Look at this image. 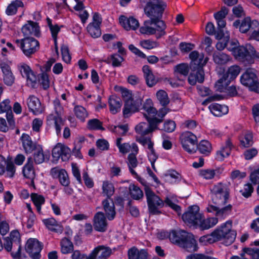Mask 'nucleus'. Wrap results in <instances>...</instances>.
I'll return each instance as SVG.
<instances>
[{
    "mask_svg": "<svg viewBox=\"0 0 259 259\" xmlns=\"http://www.w3.org/2000/svg\"><path fill=\"white\" fill-rule=\"evenodd\" d=\"M146 3L144 13L149 18L144 21L140 28V32L146 35H155L160 38L166 34L167 26L162 18L166 4L161 0H141Z\"/></svg>",
    "mask_w": 259,
    "mask_h": 259,
    "instance_id": "1",
    "label": "nucleus"
},
{
    "mask_svg": "<svg viewBox=\"0 0 259 259\" xmlns=\"http://www.w3.org/2000/svg\"><path fill=\"white\" fill-rule=\"evenodd\" d=\"M210 196L212 202L215 205H208L206 208L209 212L213 213L216 217L223 218L230 214L232 206L228 203L230 196V190L226 184L219 183L210 189Z\"/></svg>",
    "mask_w": 259,
    "mask_h": 259,
    "instance_id": "2",
    "label": "nucleus"
},
{
    "mask_svg": "<svg viewBox=\"0 0 259 259\" xmlns=\"http://www.w3.org/2000/svg\"><path fill=\"white\" fill-rule=\"evenodd\" d=\"M232 224L231 221L226 222L211 234L201 237L200 241L211 244L220 240H223L226 245H231L234 242L236 237V231L232 229Z\"/></svg>",
    "mask_w": 259,
    "mask_h": 259,
    "instance_id": "3",
    "label": "nucleus"
},
{
    "mask_svg": "<svg viewBox=\"0 0 259 259\" xmlns=\"http://www.w3.org/2000/svg\"><path fill=\"white\" fill-rule=\"evenodd\" d=\"M145 192L150 214L155 215L161 213V211L158 210V208L162 207L164 205V203L177 212H181L180 206L175 204L177 201L175 198L173 197H166L163 201L149 187H145Z\"/></svg>",
    "mask_w": 259,
    "mask_h": 259,
    "instance_id": "4",
    "label": "nucleus"
},
{
    "mask_svg": "<svg viewBox=\"0 0 259 259\" xmlns=\"http://www.w3.org/2000/svg\"><path fill=\"white\" fill-rule=\"evenodd\" d=\"M169 240L174 244L185 248L189 252L197 250L196 241L193 235L184 230H172L169 235Z\"/></svg>",
    "mask_w": 259,
    "mask_h": 259,
    "instance_id": "5",
    "label": "nucleus"
},
{
    "mask_svg": "<svg viewBox=\"0 0 259 259\" xmlns=\"http://www.w3.org/2000/svg\"><path fill=\"white\" fill-rule=\"evenodd\" d=\"M4 247L7 251L12 250V247L16 248L17 251L14 252H11V255L14 259H19L20 256L21 244H20V235L17 230L12 231L9 237L4 238Z\"/></svg>",
    "mask_w": 259,
    "mask_h": 259,
    "instance_id": "6",
    "label": "nucleus"
},
{
    "mask_svg": "<svg viewBox=\"0 0 259 259\" xmlns=\"http://www.w3.org/2000/svg\"><path fill=\"white\" fill-rule=\"evenodd\" d=\"M15 42L27 57H30L39 49L38 41L33 37H25L21 39H16Z\"/></svg>",
    "mask_w": 259,
    "mask_h": 259,
    "instance_id": "7",
    "label": "nucleus"
},
{
    "mask_svg": "<svg viewBox=\"0 0 259 259\" xmlns=\"http://www.w3.org/2000/svg\"><path fill=\"white\" fill-rule=\"evenodd\" d=\"M240 81L250 90L259 93V82L254 69H247L241 76Z\"/></svg>",
    "mask_w": 259,
    "mask_h": 259,
    "instance_id": "8",
    "label": "nucleus"
},
{
    "mask_svg": "<svg viewBox=\"0 0 259 259\" xmlns=\"http://www.w3.org/2000/svg\"><path fill=\"white\" fill-rule=\"evenodd\" d=\"M54 106L56 115L51 114L48 116L47 119L48 121H54L56 134L57 136H60L61 135V129L64 125V120L61 117L63 108L58 99H56L54 101Z\"/></svg>",
    "mask_w": 259,
    "mask_h": 259,
    "instance_id": "9",
    "label": "nucleus"
},
{
    "mask_svg": "<svg viewBox=\"0 0 259 259\" xmlns=\"http://www.w3.org/2000/svg\"><path fill=\"white\" fill-rule=\"evenodd\" d=\"M144 116L148 122H142L135 127L136 132L142 136L146 135L157 128V125L162 122V119L157 118H150L146 114Z\"/></svg>",
    "mask_w": 259,
    "mask_h": 259,
    "instance_id": "10",
    "label": "nucleus"
},
{
    "mask_svg": "<svg viewBox=\"0 0 259 259\" xmlns=\"http://www.w3.org/2000/svg\"><path fill=\"white\" fill-rule=\"evenodd\" d=\"M182 219L185 223L190 226L198 225L202 219L199 207L197 205L190 206L188 210L183 214Z\"/></svg>",
    "mask_w": 259,
    "mask_h": 259,
    "instance_id": "11",
    "label": "nucleus"
},
{
    "mask_svg": "<svg viewBox=\"0 0 259 259\" xmlns=\"http://www.w3.org/2000/svg\"><path fill=\"white\" fill-rule=\"evenodd\" d=\"M180 140L183 148L188 153L195 151L194 146L197 144L196 136L190 132H185L180 136Z\"/></svg>",
    "mask_w": 259,
    "mask_h": 259,
    "instance_id": "12",
    "label": "nucleus"
},
{
    "mask_svg": "<svg viewBox=\"0 0 259 259\" xmlns=\"http://www.w3.org/2000/svg\"><path fill=\"white\" fill-rule=\"evenodd\" d=\"M42 245L38 240L34 238L29 239L26 244L25 249L30 256L33 259H39Z\"/></svg>",
    "mask_w": 259,
    "mask_h": 259,
    "instance_id": "13",
    "label": "nucleus"
},
{
    "mask_svg": "<svg viewBox=\"0 0 259 259\" xmlns=\"http://www.w3.org/2000/svg\"><path fill=\"white\" fill-rule=\"evenodd\" d=\"M70 152L71 150L67 146L58 143L52 150V156L56 160L61 158L63 161H66L69 159Z\"/></svg>",
    "mask_w": 259,
    "mask_h": 259,
    "instance_id": "14",
    "label": "nucleus"
},
{
    "mask_svg": "<svg viewBox=\"0 0 259 259\" xmlns=\"http://www.w3.org/2000/svg\"><path fill=\"white\" fill-rule=\"evenodd\" d=\"M111 253L112 250L109 247L99 245L88 255V259H107Z\"/></svg>",
    "mask_w": 259,
    "mask_h": 259,
    "instance_id": "15",
    "label": "nucleus"
},
{
    "mask_svg": "<svg viewBox=\"0 0 259 259\" xmlns=\"http://www.w3.org/2000/svg\"><path fill=\"white\" fill-rule=\"evenodd\" d=\"M142 104V99L141 98H139L135 100L133 98L126 101L123 110L124 116L127 117L131 114L138 111Z\"/></svg>",
    "mask_w": 259,
    "mask_h": 259,
    "instance_id": "16",
    "label": "nucleus"
},
{
    "mask_svg": "<svg viewBox=\"0 0 259 259\" xmlns=\"http://www.w3.org/2000/svg\"><path fill=\"white\" fill-rule=\"evenodd\" d=\"M139 149L135 143H133V152L129 154L127 158V164L128 169L131 174L135 178H138V175L134 168H136L138 164V161L136 157L138 153Z\"/></svg>",
    "mask_w": 259,
    "mask_h": 259,
    "instance_id": "17",
    "label": "nucleus"
},
{
    "mask_svg": "<svg viewBox=\"0 0 259 259\" xmlns=\"http://www.w3.org/2000/svg\"><path fill=\"white\" fill-rule=\"evenodd\" d=\"M51 174L53 178L58 179L62 186L67 187L69 185V178L67 171L64 169L58 167H54L51 169Z\"/></svg>",
    "mask_w": 259,
    "mask_h": 259,
    "instance_id": "18",
    "label": "nucleus"
},
{
    "mask_svg": "<svg viewBox=\"0 0 259 259\" xmlns=\"http://www.w3.org/2000/svg\"><path fill=\"white\" fill-rule=\"evenodd\" d=\"M248 45H251L250 44H246L245 46H239L237 48H236L233 53L235 57L238 60L245 62L247 61L248 63L251 64L253 63V61L252 59H249V49L248 47Z\"/></svg>",
    "mask_w": 259,
    "mask_h": 259,
    "instance_id": "19",
    "label": "nucleus"
},
{
    "mask_svg": "<svg viewBox=\"0 0 259 259\" xmlns=\"http://www.w3.org/2000/svg\"><path fill=\"white\" fill-rule=\"evenodd\" d=\"M27 104L29 110L35 115L41 114L44 111V108L39 99L34 96L29 97L27 100Z\"/></svg>",
    "mask_w": 259,
    "mask_h": 259,
    "instance_id": "20",
    "label": "nucleus"
},
{
    "mask_svg": "<svg viewBox=\"0 0 259 259\" xmlns=\"http://www.w3.org/2000/svg\"><path fill=\"white\" fill-rule=\"evenodd\" d=\"M189 57L191 60L190 68L191 70H195L199 66H204L207 61V58L204 59L202 54H199L197 51H194L190 53Z\"/></svg>",
    "mask_w": 259,
    "mask_h": 259,
    "instance_id": "21",
    "label": "nucleus"
},
{
    "mask_svg": "<svg viewBox=\"0 0 259 259\" xmlns=\"http://www.w3.org/2000/svg\"><path fill=\"white\" fill-rule=\"evenodd\" d=\"M22 32L26 37L30 35L38 37L40 35V29L38 24L31 21H28L27 23L22 27Z\"/></svg>",
    "mask_w": 259,
    "mask_h": 259,
    "instance_id": "22",
    "label": "nucleus"
},
{
    "mask_svg": "<svg viewBox=\"0 0 259 259\" xmlns=\"http://www.w3.org/2000/svg\"><path fill=\"white\" fill-rule=\"evenodd\" d=\"M94 227L97 231L104 232L106 230L107 223L103 212H98L95 215L94 218Z\"/></svg>",
    "mask_w": 259,
    "mask_h": 259,
    "instance_id": "23",
    "label": "nucleus"
},
{
    "mask_svg": "<svg viewBox=\"0 0 259 259\" xmlns=\"http://www.w3.org/2000/svg\"><path fill=\"white\" fill-rule=\"evenodd\" d=\"M119 23L126 30H136L139 26L138 21L133 17H127L121 16L119 19Z\"/></svg>",
    "mask_w": 259,
    "mask_h": 259,
    "instance_id": "24",
    "label": "nucleus"
},
{
    "mask_svg": "<svg viewBox=\"0 0 259 259\" xmlns=\"http://www.w3.org/2000/svg\"><path fill=\"white\" fill-rule=\"evenodd\" d=\"M102 205L106 218L109 221L113 220L116 215V211L112 200L106 199L102 201Z\"/></svg>",
    "mask_w": 259,
    "mask_h": 259,
    "instance_id": "25",
    "label": "nucleus"
},
{
    "mask_svg": "<svg viewBox=\"0 0 259 259\" xmlns=\"http://www.w3.org/2000/svg\"><path fill=\"white\" fill-rule=\"evenodd\" d=\"M1 68L3 74L4 83L8 86H11L14 82L15 77L10 67L6 64H3L1 65Z\"/></svg>",
    "mask_w": 259,
    "mask_h": 259,
    "instance_id": "26",
    "label": "nucleus"
},
{
    "mask_svg": "<svg viewBox=\"0 0 259 259\" xmlns=\"http://www.w3.org/2000/svg\"><path fill=\"white\" fill-rule=\"evenodd\" d=\"M22 146L26 153H31L36 149V144L34 143L31 137L26 134H23L20 138Z\"/></svg>",
    "mask_w": 259,
    "mask_h": 259,
    "instance_id": "27",
    "label": "nucleus"
},
{
    "mask_svg": "<svg viewBox=\"0 0 259 259\" xmlns=\"http://www.w3.org/2000/svg\"><path fill=\"white\" fill-rule=\"evenodd\" d=\"M33 160L31 157L27 159L26 163L23 167V173L24 176L31 180V183L34 184L33 179L35 177V171L33 166Z\"/></svg>",
    "mask_w": 259,
    "mask_h": 259,
    "instance_id": "28",
    "label": "nucleus"
},
{
    "mask_svg": "<svg viewBox=\"0 0 259 259\" xmlns=\"http://www.w3.org/2000/svg\"><path fill=\"white\" fill-rule=\"evenodd\" d=\"M233 147L230 139H228L225 143V145L223 146L221 150L217 153V158L219 160H223L225 157H228L231 153V151Z\"/></svg>",
    "mask_w": 259,
    "mask_h": 259,
    "instance_id": "29",
    "label": "nucleus"
},
{
    "mask_svg": "<svg viewBox=\"0 0 259 259\" xmlns=\"http://www.w3.org/2000/svg\"><path fill=\"white\" fill-rule=\"evenodd\" d=\"M42 222L46 227L50 231L59 233L62 232L63 230L62 226L54 218L44 219Z\"/></svg>",
    "mask_w": 259,
    "mask_h": 259,
    "instance_id": "30",
    "label": "nucleus"
},
{
    "mask_svg": "<svg viewBox=\"0 0 259 259\" xmlns=\"http://www.w3.org/2000/svg\"><path fill=\"white\" fill-rule=\"evenodd\" d=\"M142 70L147 85L152 87L156 84L158 82V79L154 76L150 67L148 65H144Z\"/></svg>",
    "mask_w": 259,
    "mask_h": 259,
    "instance_id": "31",
    "label": "nucleus"
},
{
    "mask_svg": "<svg viewBox=\"0 0 259 259\" xmlns=\"http://www.w3.org/2000/svg\"><path fill=\"white\" fill-rule=\"evenodd\" d=\"M190 68L188 65L185 63L177 65L175 74L177 79L180 81L183 80L188 74Z\"/></svg>",
    "mask_w": 259,
    "mask_h": 259,
    "instance_id": "32",
    "label": "nucleus"
},
{
    "mask_svg": "<svg viewBox=\"0 0 259 259\" xmlns=\"http://www.w3.org/2000/svg\"><path fill=\"white\" fill-rule=\"evenodd\" d=\"M108 102L110 111L112 114H116L120 110L122 102L119 97L112 95L109 98Z\"/></svg>",
    "mask_w": 259,
    "mask_h": 259,
    "instance_id": "33",
    "label": "nucleus"
},
{
    "mask_svg": "<svg viewBox=\"0 0 259 259\" xmlns=\"http://www.w3.org/2000/svg\"><path fill=\"white\" fill-rule=\"evenodd\" d=\"M212 57L214 62L218 65H225L232 60L231 57L221 52H214Z\"/></svg>",
    "mask_w": 259,
    "mask_h": 259,
    "instance_id": "34",
    "label": "nucleus"
},
{
    "mask_svg": "<svg viewBox=\"0 0 259 259\" xmlns=\"http://www.w3.org/2000/svg\"><path fill=\"white\" fill-rule=\"evenodd\" d=\"M211 112L216 116H221L228 112V107L225 105H220L217 103L211 104L209 106Z\"/></svg>",
    "mask_w": 259,
    "mask_h": 259,
    "instance_id": "35",
    "label": "nucleus"
},
{
    "mask_svg": "<svg viewBox=\"0 0 259 259\" xmlns=\"http://www.w3.org/2000/svg\"><path fill=\"white\" fill-rule=\"evenodd\" d=\"M231 80L227 75L224 74L217 80L215 84L216 90L220 92H226Z\"/></svg>",
    "mask_w": 259,
    "mask_h": 259,
    "instance_id": "36",
    "label": "nucleus"
},
{
    "mask_svg": "<svg viewBox=\"0 0 259 259\" xmlns=\"http://www.w3.org/2000/svg\"><path fill=\"white\" fill-rule=\"evenodd\" d=\"M142 109H143L146 112L143 114H146L148 117L150 118H155L157 111L156 109L153 107V104L152 101L150 99H147L144 103Z\"/></svg>",
    "mask_w": 259,
    "mask_h": 259,
    "instance_id": "37",
    "label": "nucleus"
},
{
    "mask_svg": "<svg viewBox=\"0 0 259 259\" xmlns=\"http://www.w3.org/2000/svg\"><path fill=\"white\" fill-rule=\"evenodd\" d=\"M233 26L235 28H239L240 31L242 33L246 32L250 28L251 20L249 18L247 17L243 19L241 22L240 20H237L234 22Z\"/></svg>",
    "mask_w": 259,
    "mask_h": 259,
    "instance_id": "38",
    "label": "nucleus"
},
{
    "mask_svg": "<svg viewBox=\"0 0 259 259\" xmlns=\"http://www.w3.org/2000/svg\"><path fill=\"white\" fill-rule=\"evenodd\" d=\"M61 252L63 254H68L74 251L72 242L67 238H63L60 241Z\"/></svg>",
    "mask_w": 259,
    "mask_h": 259,
    "instance_id": "39",
    "label": "nucleus"
},
{
    "mask_svg": "<svg viewBox=\"0 0 259 259\" xmlns=\"http://www.w3.org/2000/svg\"><path fill=\"white\" fill-rule=\"evenodd\" d=\"M24 4L23 2L20 0H15L12 1L6 10V13L8 16H12L16 14L18 9L20 7H23Z\"/></svg>",
    "mask_w": 259,
    "mask_h": 259,
    "instance_id": "40",
    "label": "nucleus"
},
{
    "mask_svg": "<svg viewBox=\"0 0 259 259\" xmlns=\"http://www.w3.org/2000/svg\"><path fill=\"white\" fill-rule=\"evenodd\" d=\"M102 188L103 195L107 196V199H110L115 192V188L113 184L108 181H105L103 182Z\"/></svg>",
    "mask_w": 259,
    "mask_h": 259,
    "instance_id": "41",
    "label": "nucleus"
},
{
    "mask_svg": "<svg viewBox=\"0 0 259 259\" xmlns=\"http://www.w3.org/2000/svg\"><path fill=\"white\" fill-rule=\"evenodd\" d=\"M240 146L243 148L251 146L253 143L252 133L247 132L240 137Z\"/></svg>",
    "mask_w": 259,
    "mask_h": 259,
    "instance_id": "42",
    "label": "nucleus"
},
{
    "mask_svg": "<svg viewBox=\"0 0 259 259\" xmlns=\"http://www.w3.org/2000/svg\"><path fill=\"white\" fill-rule=\"evenodd\" d=\"M110 60L112 62V65L115 67L120 66L121 63L124 61V59L121 55L118 54H114L104 60V62L107 64H109L110 63Z\"/></svg>",
    "mask_w": 259,
    "mask_h": 259,
    "instance_id": "43",
    "label": "nucleus"
},
{
    "mask_svg": "<svg viewBox=\"0 0 259 259\" xmlns=\"http://www.w3.org/2000/svg\"><path fill=\"white\" fill-rule=\"evenodd\" d=\"M202 219H203L202 218ZM218 223V219L216 218H210L205 220H201V222L198 225L201 229L206 230L212 227Z\"/></svg>",
    "mask_w": 259,
    "mask_h": 259,
    "instance_id": "44",
    "label": "nucleus"
},
{
    "mask_svg": "<svg viewBox=\"0 0 259 259\" xmlns=\"http://www.w3.org/2000/svg\"><path fill=\"white\" fill-rule=\"evenodd\" d=\"M31 198L36 206L37 211L40 213L41 205L45 203V198L42 195L36 193H32Z\"/></svg>",
    "mask_w": 259,
    "mask_h": 259,
    "instance_id": "45",
    "label": "nucleus"
},
{
    "mask_svg": "<svg viewBox=\"0 0 259 259\" xmlns=\"http://www.w3.org/2000/svg\"><path fill=\"white\" fill-rule=\"evenodd\" d=\"M129 190L131 197L135 200H139L143 197V193L139 187L135 185H131Z\"/></svg>",
    "mask_w": 259,
    "mask_h": 259,
    "instance_id": "46",
    "label": "nucleus"
},
{
    "mask_svg": "<svg viewBox=\"0 0 259 259\" xmlns=\"http://www.w3.org/2000/svg\"><path fill=\"white\" fill-rule=\"evenodd\" d=\"M198 150L203 154L208 155L211 151V145L206 140L201 141L197 146Z\"/></svg>",
    "mask_w": 259,
    "mask_h": 259,
    "instance_id": "47",
    "label": "nucleus"
},
{
    "mask_svg": "<svg viewBox=\"0 0 259 259\" xmlns=\"http://www.w3.org/2000/svg\"><path fill=\"white\" fill-rule=\"evenodd\" d=\"M87 29L89 33L93 38H98L101 35L100 27L98 25L90 23Z\"/></svg>",
    "mask_w": 259,
    "mask_h": 259,
    "instance_id": "48",
    "label": "nucleus"
},
{
    "mask_svg": "<svg viewBox=\"0 0 259 259\" xmlns=\"http://www.w3.org/2000/svg\"><path fill=\"white\" fill-rule=\"evenodd\" d=\"M240 72V68L237 65L230 66L227 72L224 74V75H227L229 78L232 81L239 74Z\"/></svg>",
    "mask_w": 259,
    "mask_h": 259,
    "instance_id": "49",
    "label": "nucleus"
},
{
    "mask_svg": "<svg viewBox=\"0 0 259 259\" xmlns=\"http://www.w3.org/2000/svg\"><path fill=\"white\" fill-rule=\"evenodd\" d=\"M74 111L76 117L81 121H84L88 116L86 109L82 106L77 105L74 107Z\"/></svg>",
    "mask_w": 259,
    "mask_h": 259,
    "instance_id": "50",
    "label": "nucleus"
},
{
    "mask_svg": "<svg viewBox=\"0 0 259 259\" xmlns=\"http://www.w3.org/2000/svg\"><path fill=\"white\" fill-rule=\"evenodd\" d=\"M157 100L163 106H166L169 103L167 94L164 90H159L156 93Z\"/></svg>",
    "mask_w": 259,
    "mask_h": 259,
    "instance_id": "51",
    "label": "nucleus"
},
{
    "mask_svg": "<svg viewBox=\"0 0 259 259\" xmlns=\"http://www.w3.org/2000/svg\"><path fill=\"white\" fill-rule=\"evenodd\" d=\"M45 155L42 148L37 149L33 154V161L36 164L42 163L45 161Z\"/></svg>",
    "mask_w": 259,
    "mask_h": 259,
    "instance_id": "52",
    "label": "nucleus"
},
{
    "mask_svg": "<svg viewBox=\"0 0 259 259\" xmlns=\"http://www.w3.org/2000/svg\"><path fill=\"white\" fill-rule=\"evenodd\" d=\"M217 21L218 28L216 33L215 37L218 39L223 38V37L226 34L223 29L226 26V22L224 19L216 20Z\"/></svg>",
    "mask_w": 259,
    "mask_h": 259,
    "instance_id": "53",
    "label": "nucleus"
},
{
    "mask_svg": "<svg viewBox=\"0 0 259 259\" xmlns=\"http://www.w3.org/2000/svg\"><path fill=\"white\" fill-rule=\"evenodd\" d=\"M38 80L44 89L46 90L50 87L49 77L46 73L43 72L38 76Z\"/></svg>",
    "mask_w": 259,
    "mask_h": 259,
    "instance_id": "54",
    "label": "nucleus"
},
{
    "mask_svg": "<svg viewBox=\"0 0 259 259\" xmlns=\"http://www.w3.org/2000/svg\"><path fill=\"white\" fill-rule=\"evenodd\" d=\"M102 123L99 120L97 119H93L89 120L88 123V127L90 130H104V128L102 126Z\"/></svg>",
    "mask_w": 259,
    "mask_h": 259,
    "instance_id": "55",
    "label": "nucleus"
},
{
    "mask_svg": "<svg viewBox=\"0 0 259 259\" xmlns=\"http://www.w3.org/2000/svg\"><path fill=\"white\" fill-rule=\"evenodd\" d=\"M215 175V171L213 169H206L199 170V176L206 180L212 179Z\"/></svg>",
    "mask_w": 259,
    "mask_h": 259,
    "instance_id": "56",
    "label": "nucleus"
},
{
    "mask_svg": "<svg viewBox=\"0 0 259 259\" xmlns=\"http://www.w3.org/2000/svg\"><path fill=\"white\" fill-rule=\"evenodd\" d=\"M203 66H199L196 68L195 70H192V71L196 73H193L194 75L195 76L197 81L199 83H202L204 80V72L203 69Z\"/></svg>",
    "mask_w": 259,
    "mask_h": 259,
    "instance_id": "57",
    "label": "nucleus"
},
{
    "mask_svg": "<svg viewBox=\"0 0 259 259\" xmlns=\"http://www.w3.org/2000/svg\"><path fill=\"white\" fill-rule=\"evenodd\" d=\"M253 191L252 186L251 184L248 183L244 185L243 188L240 190V192L244 197L248 198L251 196Z\"/></svg>",
    "mask_w": 259,
    "mask_h": 259,
    "instance_id": "58",
    "label": "nucleus"
},
{
    "mask_svg": "<svg viewBox=\"0 0 259 259\" xmlns=\"http://www.w3.org/2000/svg\"><path fill=\"white\" fill-rule=\"evenodd\" d=\"M229 39V35L228 33L223 37V38L219 39L220 41L216 44V48L218 50H222L227 46V42Z\"/></svg>",
    "mask_w": 259,
    "mask_h": 259,
    "instance_id": "59",
    "label": "nucleus"
},
{
    "mask_svg": "<svg viewBox=\"0 0 259 259\" xmlns=\"http://www.w3.org/2000/svg\"><path fill=\"white\" fill-rule=\"evenodd\" d=\"M245 252L250 255L252 259H259V247L246 248L245 249Z\"/></svg>",
    "mask_w": 259,
    "mask_h": 259,
    "instance_id": "60",
    "label": "nucleus"
},
{
    "mask_svg": "<svg viewBox=\"0 0 259 259\" xmlns=\"http://www.w3.org/2000/svg\"><path fill=\"white\" fill-rule=\"evenodd\" d=\"M128 131V126L126 124L115 126L112 129V132L118 135L124 136Z\"/></svg>",
    "mask_w": 259,
    "mask_h": 259,
    "instance_id": "61",
    "label": "nucleus"
},
{
    "mask_svg": "<svg viewBox=\"0 0 259 259\" xmlns=\"http://www.w3.org/2000/svg\"><path fill=\"white\" fill-rule=\"evenodd\" d=\"M141 46L146 49L150 50L158 46V44L156 41L150 40H144L140 41Z\"/></svg>",
    "mask_w": 259,
    "mask_h": 259,
    "instance_id": "62",
    "label": "nucleus"
},
{
    "mask_svg": "<svg viewBox=\"0 0 259 259\" xmlns=\"http://www.w3.org/2000/svg\"><path fill=\"white\" fill-rule=\"evenodd\" d=\"M6 175L7 176L12 178L14 176L15 172V166L14 164L12 161H6Z\"/></svg>",
    "mask_w": 259,
    "mask_h": 259,
    "instance_id": "63",
    "label": "nucleus"
},
{
    "mask_svg": "<svg viewBox=\"0 0 259 259\" xmlns=\"http://www.w3.org/2000/svg\"><path fill=\"white\" fill-rule=\"evenodd\" d=\"M61 50L63 60L67 63H69L71 60V56L69 53L68 48L66 46L63 45L61 47Z\"/></svg>",
    "mask_w": 259,
    "mask_h": 259,
    "instance_id": "64",
    "label": "nucleus"
}]
</instances>
